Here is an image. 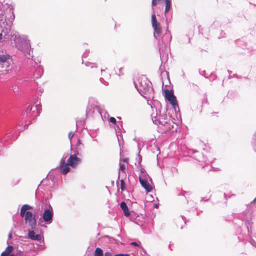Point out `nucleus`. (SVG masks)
I'll use <instances>...</instances> for the list:
<instances>
[{
    "instance_id": "obj_1",
    "label": "nucleus",
    "mask_w": 256,
    "mask_h": 256,
    "mask_svg": "<svg viewBox=\"0 0 256 256\" xmlns=\"http://www.w3.org/2000/svg\"><path fill=\"white\" fill-rule=\"evenodd\" d=\"M152 118L154 124L158 126L162 132H166L174 128V122L166 113L160 112V114L158 113H153Z\"/></svg>"
},
{
    "instance_id": "obj_2",
    "label": "nucleus",
    "mask_w": 256,
    "mask_h": 256,
    "mask_svg": "<svg viewBox=\"0 0 256 256\" xmlns=\"http://www.w3.org/2000/svg\"><path fill=\"white\" fill-rule=\"evenodd\" d=\"M134 84L136 88L142 96L150 94L153 91L151 82L146 76H141Z\"/></svg>"
},
{
    "instance_id": "obj_3",
    "label": "nucleus",
    "mask_w": 256,
    "mask_h": 256,
    "mask_svg": "<svg viewBox=\"0 0 256 256\" xmlns=\"http://www.w3.org/2000/svg\"><path fill=\"white\" fill-rule=\"evenodd\" d=\"M13 60L12 57L7 54H0V67L8 71L12 66Z\"/></svg>"
},
{
    "instance_id": "obj_4",
    "label": "nucleus",
    "mask_w": 256,
    "mask_h": 256,
    "mask_svg": "<svg viewBox=\"0 0 256 256\" xmlns=\"http://www.w3.org/2000/svg\"><path fill=\"white\" fill-rule=\"evenodd\" d=\"M24 218L26 223L28 224L32 230H34L37 226L35 214L32 212L28 211Z\"/></svg>"
},
{
    "instance_id": "obj_5",
    "label": "nucleus",
    "mask_w": 256,
    "mask_h": 256,
    "mask_svg": "<svg viewBox=\"0 0 256 256\" xmlns=\"http://www.w3.org/2000/svg\"><path fill=\"white\" fill-rule=\"evenodd\" d=\"M11 26L8 24L6 22V19L4 18L0 20V41L2 38V34H4L5 36H8L10 32Z\"/></svg>"
},
{
    "instance_id": "obj_6",
    "label": "nucleus",
    "mask_w": 256,
    "mask_h": 256,
    "mask_svg": "<svg viewBox=\"0 0 256 256\" xmlns=\"http://www.w3.org/2000/svg\"><path fill=\"white\" fill-rule=\"evenodd\" d=\"M166 98L172 106L176 110L179 108L176 97L174 96L172 91L166 90L164 91Z\"/></svg>"
},
{
    "instance_id": "obj_7",
    "label": "nucleus",
    "mask_w": 256,
    "mask_h": 256,
    "mask_svg": "<svg viewBox=\"0 0 256 256\" xmlns=\"http://www.w3.org/2000/svg\"><path fill=\"white\" fill-rule=\"evenodd\" d=\"M53 217V208L51 206H50L48 208L44 210L42 214V218L46 224H50L52 222Z\"/></svg>"
},
{
    "instance_id": "obj_8",
    "label": "nucleus",
    "mask_w": 256,
    "mask_h": 256,
    "mask_svg": "<svg viewBox=\"0 0 256 256\" xmlns=\"http://www.w3.org/2000/svg\"><path fill=\"white\" fill-rule=\"evenodd\" d=\"M152 26L155 32L157 34H160L162 33V30L160 24L158 22L154 14L152 15Z\"/></svg>"
},
{
    "instance_id": "obj_9",
    "label": "nucleus",
    "mask_w": 256,
    "mask_h": 256,
    "mask_svg": "<svg viewBox=\"0 0 256 256\" xmlns=\"http://www.w3.org/2000/svg\"><path fill=\"white\" fill-rule=\"evenodd\" d=\"M33 230L29 231L28 234V238L34 241L42 242H44V237L41 234H36Z\"/></svg>"
},
{
    "instance_id": "obj_10",
    "label": "nucleus",
    "mask_w": 256,
    "mask_h": 256,
    "mask_svg": "<svg viewBox=\"0 0 256 256\" xmlns=\"http://www.w3.org/2000/svg\"><path fill=\"white\" fill-rule=\"evenodd\" d=\"M68 162L70 166L74 168L80 162V160L76 155H72L68 158Z\"/></svg>"
},
{
    "instance_id": "obj_11",
    "label": "nucleus",
    "mask_w": 256,
    "mask_h": 256,
    "mask_svg": "<svg viewBox=\"0 0 256 256\" xmlns=\"http://www.w3.org/2000/svg\"><path fill=\"white\" fill-rule=\"evenodd\" d=\"M68 166H70L68 164H66V160H64L63 158L61 161L60 165V172L63 174H66L69 172L70 168Z\"/></svg>"
},
{
    "instance_id": "obj_12",
    "label": "nucleus",
    "mask_w": 256,
    "mask_h": 256,
    "mask_svg": "<svg viewBox=\"0 0 256 256\" xmlns=\"http://www.w3.org/2000/svg\"><path fill=\"white\" fill-rule=\"evenodd\" d=\"M140 182L142 186L146 189L148 192H150L152 191V187L148 182V180H142Z\"/></svg>"
},
{
    "instance_id": "obj_13",
    "label": "nucleus",
    "mask_w": 256,
    "mask_h": 256,
    "mask_svg": "<svg viewBox=\"0 0 256 256\" xmlns=\"http://www.w3.org/2000/svg\"><path fill=\"white\" fill-rule=\"evenodd\" d=\"M120 208L124 212V215L128 217L130 216V212H129L128 208L125 202H122L121 203Z\"/></svg>"
},
{
    "instance_id": "obj_14",
    "label": "nucleus",
    "mask_w": 256,
    "mask_h": 256,
    "mask_svg": "<svg viewBox=\"0 0 256 256\" xmlns=\"http://www.w3.org/2000/svg\"><path fill=\"white\" fill-rule=\"evenodd\" d=\"M32 209V207L28 204L23 206L20 210L21 216L24 218V216L26 214V213L28 212L27 211Z\"/></svg>"
},
{
    "instance_id": "obj_15",
    "label": "nucleus",
    "mask_w": 256,
    "mask_h": 256,
    "mask_svg": "<svg viewBox=\"0 0 256 256\" xmlns=\"http://www.w3.org/2000/svg\"><path fill=\"white\" fill-rule=\"evenodd\" d=\"M27 112L28 114L32 113L34 116H35V114L38 112V109L36 107L32 106H29L27 108Z\"/></svg>"
},
{
    "instance_id": "obj_16",
    "label": "nucleus",
    "mask_w": 256,
    "mask_h": 256,
    "mask_svg": "<svg viewBox=\"0 0 256 256\" xmlns=\"http://www.w3.org/2000/svg\"><path fill=\"white\" fill-rule=\"evenodd\" d=\"M166 2V9H165V14H168L172 8V2L170 0H165Z\"/></svg>"
},
{
    "instance_id": "obj_17",
    "label": "nucleus",
    "mask_w": 256,
    "mask_h": 256,
    "mask_svg": "<svg viewBox=\"0 0 256 256\" xmlns=\"http://www.w3.org/2000/svg\"><path fill=\"white\" fill-rule=\"evenodd\" d=\"M100 114L104 121H106L108 120L109 118V114L106 112H100Z\"/></svg>"
},
{
    "instance_id": "obj_18",
    "label": "nucleus",
    "mask_w": 256,
    "mask_h": 256,
    "mask_svg": "<svg viewBox=\"0 0 256 256\" xmlns=\"http://www.w3.org/2000/svg\"><path fill=\"white\" fill-rule=\"evenodd\" d=\"M94 256H104L102 250L100 248H96L94 252Z\"/></svg>"
},
{
    "instance_id": "obj_19",
    "label": "nucleus",
    "mask_w": 256,
    "mask_h": 256,
    "mask_svg": "<svg viewBox=\"0 0 256 256\" xmlns=\"http://www.w3.org/2000/svg\"><path fill=\"white\" fill-rule=\"evenodd\" d=\"M140 181L142 180H148L150 178L149 176L146 172L145 174H142L140 175Z\"/></svg>"
},
{
    "instance_id": "obj_20",
    "label": "nucleus",
    "mask_w": 256,
    "mask_h": 256,
    "mask_svg": "<svg viewBox=\"0 0 256 256\" xmlns=\"http://www.w3.org/2000/svg\"><path fill=\"white\" fill-rule=\"evenodd\" d=\"M120 189L122 191L126 190V186L124 180H120Z\"/></svg>"
},
{
    "instance_id": "obj_21",
    "label": "nucleus",
    "mask_w": 256,
    "mask_h": 256,
    "mask_svg": "<svg viewBox=\"0 0 256 256\" xmlns=\"http://www.w3.org/2000/svg\"><path fill=\"white\" fill-rule=\"evenodd\" d=\"M120 170L122 172H124L126 169V166L124 164H122L121 162L120 164Z\"/></svg>"
},
{
    "instance_id": "obj_22",
    "label": "nucleus",
    "mask_w": 256,
    "mask_h": 256,
    "mask_svg": "<svg viewBox=\"0 0 256 256\" xmlns=\"http://www.w3.org/2000/svg\"><path fill=\"white\" fill-rule=\"evenodd\" d=\"M86 66H90L92 68H93L94 67H96V64H92V63H90V62H88V63H86Z\"/></svg>"
},
{
    "instance_id": "obj_23",
    "label": "nucleus",
    "mask_w": 256,
    "mask_h": 256,
    "mask_svg": "<svg viewBox=\"0 0 256 256\" xmlns=\"http://www.w3.org/2000/svg\"><path fill=\"white\" fill-rule=\"evenodd\" d=\"M74 132H70L69 133V134H68V138L70 140H72V139L74 138Z\"/></svg>"
},
{
    "instance_id": "obj_24",
    "label": "nucleus",
    "mask_w": 256,
    "mask_h": 256,
    "mask_svg": "<svg viewBox=\"0 0 256 256\" xmlns=\"http://www.w3.org/2000/svg\"><path fill=\"white\" fill-rule=\"evenodd\" d=\"M110 122H112V124H116V118H112V117L110 118Z\"/></svg>"
},
{
    "instance_id": "obj_25",
    "label": "nucleus",
    "mask_w": 256,
    "mask_h": 256,
    "mask_svg": "<svg viewBox=\"0 0 256 256\" xmlns=\"http://www.w3.org/2000/svg\"><path fill=\"white\" fill-rule=\"evenodd\" d=\"M10 254V251L7 252V251L5 250L2 254L1 256H8Z\"/></svg>"
},
{
    "instance_id": "obj_26",
    "label": "nucleus",
    "mask_w": 256,
    "mask_h": 256,
    "mask_svg": "<svg viewBox=\"0 0 256 256\" xmlns=\"http://www.w3.org/2000/svg\"><path fill=\"white\" fill-rule=\"evenodd\" d=\"M13 250V247L12 246H8L6 249V251L7 252H9V251H10V253L12 252Z\"/></svg>"
},
{
    "instance_id": "obj_27",
    "label": "nucleus",
    "mask_w": 256,
    "mask_h": 256,
    "mask_svg": "<svg viewBox=\"0 0 256 256\" xmlns=\"http://www.w3.org/2000/svg\"><path fill=\"white\" fill-rule=\"evenodd\" d=\"M158 0H152V6H155L157 4Z\"/></svg>"
},
{
    "instance_id": "obj_28",
    "label": "nucleus",
    "mask_w": 256,
    "mask_h": 256,
    "mask_svg": "<svg viewBox=\"0 0 256 256\" xmlns=\"http://www.w3.org/2000/svg\"><path fill=\"white\" fill-rule=\"evenodd\" d=\"M16 46L19 50H22V51L24 50V48H23V47L21 46L20 44H16Z\"/></svg>"
},
{
    "instance_id": "obj_29",
    "label": "nucleus",
    "mask_w": 256,
    "mask_h": 256,
    "mask_svg": "<svg viewBox=\"0 0 256 256\" xmlns=\"http://www.w3.org/2000/svg\"><path fill=\"white\" fill-rule=\"evenodd\" d=\"M25 44H26V49L28 50L29 49L30 43L26 42Z\"/></svg>"
},
{
    "instance_id": "obj_30",
    "label": "nucleus",
    "mask_w": 256,
    "mask_h": 256,
    "mask_svg": "<svg viewBox=\"0 0 256 256\" xmlns=\"http://www.w3.org/2000/svg\"><path fill=\"white\" fill-rule=\"evenodd\" d=\"M105 256H112V254L110 252H106L104 254Z\"/></svg>"
},
{
    "instance_id": "obj_31",
    "label": "nucleus",
    "mask_w": 256,
    "mask_h": 256,
    "mask_svg": "<svg viewBox=\"0 0 256 256\" xmlns=\"http://www.w3.org/2000/svg\"><path fill=\"white\" fill-rule=\"evenodd\" d=\"M146 172V171L143 168H142L140 170V174H145Z\"/></svg>"
},
{
    "instance_id": "obj_32",
    "label": "nucleus",
    "mask_w": 256,
    "mask_h": 256,
    "mask_svg": "<svg viewBox=\"0 0 256 256\" xmlns=\"http://www.w3.org/2000/svg\"><path fill=\"white\" fill-rule=\"evenodd\" d=\"M131 244L132 246H138L139 245L138 243L136 242H132L131 243Z\"/></svg>"
},
{
    "instance_id": "obj_33",
    "label": "nucleus",
    "mask_w": 256,
    "mask_h": 256,
    "mask_svg": "<svg viewBox=\"0 0 256 256\" xmlns=\"http://www.w3.org/2000/svg\"><path fill=\"white\" fill-rule=\"evenodd\" d=\"M123 161H124V162H126V164H128V158H124V159Z\"/></svg>"
},
{
    "instance_id": "obj_34",
    "label": "nucleus",
    "mask_w": 256,
    "mask_h": 256,
    "mask_svg": "<svg viewBox=\"0 0 256 256\" xmlns=\"http://www.w3.org/2000/svg\"><path fill=\"white\" fill-rule=\"evenodd\" d=\"M122 70V68H120V74H119L120 76V75H123V74H123V73H121V71Z\"/></svg>"
},
{
    "instance_id": "obj_35",
    "label": "nucleus",
    "mask_w": 256,
    "mask_h": 256,
    "mask_svg": "<svg viewBox=\"0 0 256 256\" xmlns=\"http://www.w3.org/2000/svg\"><path fill=\"white\" fill-rule=\"evenodd\" d=\"M154 208H158V204H154Z\"/></svg>"
},
{
    "instance_id": "obj_36",
    "label": "nucleus",
    "mask_w": 256,
    "mask_h": 256,
    "mask_svg": "<svg viewBox=\"0 0 256 256\" xmlns=\"http://www.w3.org/2000/svg\"><path fill=\"white\" fill-rule=\"evenodd\" d=\"M115 256H124V254H118L116 255Z\"/></svg>"
},
{
    "instance_id": "obj_37",
    "label": "nucleus",
    "mask_w": 256,
    "mask_h": 256,
    "mask_svg": "<svg viewBox=\"0 0 256 256\" xmlns=\"http://www.w3.org/2000/svg\"><path fill=\"white\" fill-rule=\"evenodd\" d=\"M13 16L12 20H14V17H15V16H14V14H13V16Z\"/></svg>"
},
{
    "instance_id": "obj_38",
    "label": "nucleus",
    "mask_w": 256,
    "mask_h": 256,
    "mask_svg": "<svg viewBox=\"0 0 256 256\" xmlns=\"http://www.w3.org/2000/svg\"><path fill=\"white\" fill-rule=\"evenodd\" d=\"M254 202H256V198L254 200Z\"/></svg>"
},
{
    "instance_id": "obj_39",
    "label": "nucleus",
    "mask_w": 256,
    "mask_h": 256,
    "mask_svg": "<svg viewBox=\"0 0 256 256\" xmlns=\"http://www.w3.org/2000/svg\"><path fill=\"white\" fill-rule=\"evenodd\" d=\"M30 50L28 51V54H29L30 56Z\"/></svg>"
},
{
    "instance_id": "obj_40",
    "label": "nucleus",
    "mask_w": 256,
    "mask_h": 256,
    "mask_svg": "<svg viewBox=\"0 0 256 256\" xmlns=\"http://www.w3.org/2000/svg\"><path fill=\"white\" fill-rule=\"evenodd\" d=\"M10 238L12 236V234H10L9 235Z\"/></svg>"
},
{
    "instance_id": "obj_41",
    "label": "nucleus",
    "mask_w": 256,
    "mask_h": 256,
    "mask_svg": "<svg viewBox=\"0 0 256 256\" xmlns=\"http://www.w3.org/2000/svg\"><path fill=\"white\" fill-rule=\"evenodd\" d=\"M102 80H103V78H100V80L102 82Z\"/></svg>"
},
{
    "instance_id": "obj_42",
    "label": "nucleus",
    "mask_w": 256,
    "mask_h": 256,
    "mask_svg": "<svg viewBox=\"0 0 256 256\" xmlns=\"http://www.w3.org/2000/svg\"><path fill=\"white\" fill-rule=\"evenodd\" d=\"M124 256H129V255L126 254V255H124Z\"/></svg>"
},
{
    "instance_id": "obj_43",
    "label": "nucleus",
    "mask_w": 256,
    "mask_h": 256,
    "mask_svg": "<svg viewBox=\"0 0 256 256\" xmlns=\"http://www.w3.org/2000/svg\"><path fill=\"white\" fill-rule=\"evenodd\" d=\"M40 76H40H36V78H39Z\"/></svg>"
}]
</instances>
